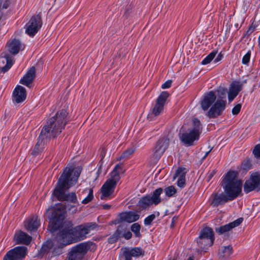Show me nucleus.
I'll use <instances>...</instances> for the list:
<instances>
[{"instance_id":"nucleus-1","label":"nucleus","mask_w":260,"mask_h":260,"mask_svg":"<svg viewBox=\"0 0 260 260\" xmlns=\"http://www.w3.org/2000/svg\"><path fill=\"white\" fill-rule=\"evenodd\" d=\"M67 112L65 109L58 111L55 116L51 117L42 128L31 154L38 155L42 152L47 142L57 137L67 123Z\"/></svg>"},{"instance_id":"nucleus-2","label":"nucleus","mask_w":260,"mask_h":260,"mask_svg":"<svg viewBox=\"0 0 260 260\" xmlns=\"http://www.w3.org/2000/svg\"><path fill=\"white\" fill-rule=\"evenodd\" d=\"M82 168L80 167L70 166L64 169L54 191V194L58 200L67 201L73 203H78L75 192H72L68 194L66 192L70 187L77 183Z\"/></svg>"},{"instance_id":"nucleus-3","label":"nucleus","mask_w":260,"mask_h":260,"mask_svg":"<svg viewBox=\"0 0 260 260\" xmlns=\"http://www.w3.org/2000/svg\"><path fill=\"white\" fill-rule=\"evenodd\" d=\"M77 241L74 229L69 226L60 231L54 241H47L43 245L41 251L48 253L51 256L58 255L62 253L63 246Z\"/></svg>"},{"instance_id":"nucleus-4","label":"nucleus","mask_w":260,"mask_h":260,"mask_svg":"<svg viewBox=\"0 0 260 260\" xmlns=\"http://www.w3.org/2000/svg\"><path fill=\"white\" fill-rule=\"evenodd\" d=\"M216 95L214 92L211 91L204 94L201 105L204 111H207L206 115L210 118H216L222 114L225 109L226 101L218 99L216 101Z\"/></svg>"},{"instance_id":"nucleus-5","label":"nucleus","mask_w":260,"mask_h":260,"mask_svg":"<svg viewBox=\"0 0 260 260\" xmlns=\"http://www.w3.org/2000/svg\"><path fill=\"white\" fill-rule=\"evenodd\" d=\"M238 173L234 171L228 172L223 179V189L230 200L237 198L242 192V182L237 178Z\"/></svg>"},{"instance_id":"nucleus-6","label":"nucleus","mask_w":260,"mask_h":260,"mask_svg":"<svg viewBox=\"0 0 260 260\" xmlns=\"http://www.w3.org/2000/svg\"><path fill=\"white\" fill-rule=\"evenodd\" d=\"M65 209L64 206L61 204L55 205L54 207L48 209L47 214L50 215L49 216L50 222L48 229L51 233L61 226L64 217Z\"/></svg>"},{"instance_id":"nucleus-7","label":"nucleus","mask_w":260,"mask_h":260,"mask_svg":"<svg viewBox=\"0 0 260 260\" xmlns=\"http://www.w3.org/2000/svg\"><path fill=\"white\" fill-rule=\"evenodd\" d=\"M122 172V166L117 165L111 173V178L106 181L101 188L102 200L107 199L113 193L116 184L120 180L119 173Z\"/></svg>"},{"instance_id":"nucleus-8","label":"nucleus","mask_w":260,"mask_h":260,"mask_svg":"<svg viewBox=\"0 0 260 260\" xmlns=\"http://www.w3.org/2000/svg\"><path fill=\"white\" fill-rule=\"evenodd\" d=\"M201 132L200 121L197 119H194L192 128L180 134V139L184 144L191 146L194 141L199 139Z\"/></svg>"},{"instance_id":"nucleus-9","label":"nucleus","mask_w":260,"mask_h":260,"mask_svg":"<svg viewBox=\"0 0 260 260\" xmlns=\"http://www.w3.org/2000/svg\"><path fill=\"white\" fill-rule=\"evenodd\" d=\"M214 241V235L212 229L206 227L202 229L199 237L197 239V243L200 250H206L211 246Z\"/></svg>"},{"instance_id":"nucleus-10","label":"nucleus","mask_w":260,"mask_h":260,"mask_svg":"<svg viewBox=\"0 0 260 260\" xmlns=\"http://www.w3.org/2000/svg\"><path fill=\"white\" fill-rule=\"evenodd\" d=\"M97 227L98 224L95 222H88L77 226L74 229L77 240L80 241L86 238L87 235Z\"/></svg>"},{"instance_id":"nucleus-11","label":"nucleus","mask_w":260,"mask_h":260,"mask_svg":"<svg viewBox=\"0 0 260 260\" xmlns=\"http://www.w3.org/2000/svg\"><path fill=\"white\" fill-rule=\"evenodd\" d=\"M42 25L39 15L32 16L25 25V32L30 37L34 36L41 28Z\"/></svg>"},{"instance_id":"nucleus-12","label":"nucleus","mask_w":260,"mask_h":260,"mask_svg":"<svg viewBox=\"0 0 260 260\" xmlns=\"http://www.w3.org/2000/svg\"><path fill=\"white\" fill-rule=\"evenodd\" d=\"M132 236V234L127 229L126 225L120 224L118 226L116 232L108 238V242L110 243H113L120 238L128 240L131 238Z\"/></svg>"},{"instance_id":"nucleus-13","label":"nucleus","mask_w":260,"mask_h":260,"mask_svg":"<svg viewBox=\"0 0 260 260\" xmlns=\"http://www.w3.org/2000/svg\"><path fill=\"white\" fill-rule=\"evenodd\" d=\"M26 252V247H16L9 250L4 257L3 260H22L25 256Z\"/></svg>"},{"instance_id":"nucleus-14","label":"nucleus","mask_w":260,"mask_h":260,"mask_svg":"<svg viewBox=\"0 0 260 260\" xmlns=\"http://www.w3.org/2000/svg\"><path fill=\"white\" fill-rule=\"evenodd\" d=\"M243 188L244 191L246 193L254 189H260V173H252L249 179L245 182Z\"/></svg>"},{"instance_id":"nucleus-15","label":"nucleus","mask_w":260,"mask_h":260,"mask_svg":"<svg viewBox=\"0 0 260 260\" xmlns=\"http://www.w3.org/2000/svg\"><path fill=\"white\" fill-rule=\"evenodd\" d=\"M87 250V245L79 244L73 247L68 255V260H81Z\"/></svg>"},{"instance_id":"nucleus-16","label":"nucleus","mask_w":260,"mask_h":260,"mask_svg":"<svg viewBox=\"0 0 260 260\" xmlns=\"http://www.w3.org/2000/svg\"><path fill=\"white\" fill-rule=\"evenodd\" d=\"M168 96L169 93L167 91H163L158 97L152 111V114L155 116L159 115L163 111L164 105Z\"/></svg>"},{"instance_id":"nucleus-17","label":"nucleus","mask_w":260,"mask_h":260,"mask_svg":"<svg viewBox=\"0 0 260 260\" xmlns=\"http://www.w3.org/2000/svg\"><path fill=\"white\" fill-rule=\"evenodd\" d=\"M169 144V140L166 138L159 139L153 150V156L155 159H159L164 154L168 148Z\"/></svg>"},{"instance_id":"nucleus-18","label":"nucleus","mask_w":260,"mask_h":260,"mask_svg":"<svg viewBox=\"0 0 260 260\" xmlns=\"http://www.w3.org/2000/svg\"><path fill=\"white\" fill-rule=\"evenodd\" d=\"M242 88L243 85L239 81H235L231 84L228 92L230 102H232L237 96Z\"/></svg>"},{"instance_id":"nucleus-19","label":"nucleus","mask_w":260,"mask_h":260,"mask_svg":"<svg viewBox=\"0 0 260 260\" xmlns=\"http://www.w3.org/2000/svg\"><path fill=\"white\" fill-rule=\"evenodd\" d=\"M14 240L17 244L28 245L31 241V237L25 232L18 231L15 234Z\"/></svg>"},{"instance_id":"nucleus-20","label":"nucleus","mask_w":260,"mask_h":260,"mask_svg":"<svg viewBox=\"0 0 260 260\" xmlns=\"http://www.w3.org/2000/svg\"><path fill=\"white\" fill-rule=\"evenodd\" d=\"M40 225L38 216L34 215L28 217L24 222L25 229L29 232L36 231Z\"/></svg>"},{"instance_id":"nucleus-21","label":"nucleus","mask_w":260,"mask_h":260,"mask_svg":"<svg viewBox=\"0 0 260 260\" xmlns=\"http://www.w3.org/2000/svg\"><path fill=\"white\" fill-rule=\"evenodd\" d=\"M243 218H239L233 222L217 228L216 229V231L220 234H223L230 231L233 228L239 226L243 222Z\"/></svg>"},{"instance_id":"nucleus-22","label":"nucleus","mask_w":260,"mask_h":260,"mask_svg":"<svg viewBox=\"0 0 260 260\" xmlns=\"http://www.w3.org/2000/svg\"><path fill=\"white\" fill-rule=\"evenodd\" d=\"M13 64L12 57L8 54H5L0 56V73L7 72Z\"/></svg>"},{"instance_id":"nucleus-23","label":"nucleus","mask_w":260,"mask_h":260,"mask_svg":"<svg viewBox=\"0 0 260 260\" xmlns=\"http://www.w3.org/2000/svg\"><path fill=\"white\" fill-rule=\"evenodd\" d=\"M211 198L212 199L211 204L214 207L219 205H223L229 201L232 200H230L228 194H225L223 193L212 194Z\"/></svg>"},{"instance_id":"nucleus-24","label":"nucleus","mask_w":260,"mask_h":260,"mask_svg":"<svg viewBox=\"0 0 260 260\" xmlns=\"http://www.w3.org/2000/svg\"><path fill=\"white\" fill-rule=\"evenodd\" d=\"M7 46L9 52L13 55L17 54L20 50L23 49L20 41L17 39H13L9 41Z\"/></svg>"},{"instance_id":"nucleus-25","label":"nucleus","mask_w":260,"mask_h":260,"mask_svg":"<svg viewBox=\"0 0 260 260\" xmlns=\"http://www.w3.org/2000/svg\"><path fill=\"white\" fill-rule=\"evenodd\" d=\"M25 89L21 86H17L13 91V100L19 103L26 99Z\"/></svg>"},{"instance_id":"nucleus-26","label":"nucleus","mask_w":260,"mask_h":260,"mask_svg":"<svg viewBox=\"0 0 260 260\" xmlns=\"http://www.w3.org/2000/svg\"><path fill=\"white\" fill-rule=\"evenodd\" d=\"M140 215L133 212H123L119 215V220L118 222L125 221L131 223L138 220Z\"/></svg>"},{"instance_id":"nucleus-27","label":"nucleus","mask_w":260,"mask_h":260,"mask_svg":"<svg viewBox=\"0 0 260 260\" xmlns=\"http://www.w3.org/2000/svg\"><path fill=\"white\" fill-rule=\"evenodd\" d=\"M36 69L34 67H31L25 75L21 79L20 83L28 86L35 77Z\"/></svg>"},{"instance_id":"nucleus-28","label":"nucleus","mask_w":260,"mask_h":260,"mask_svg":"<svg viewBox=\"0 0 260 260\" xmlns=\"http://www.w3.org/2000/svg\"><path fill=\"white\" fill-rule=\"evenodd\" d=\"M123 251L128 254L131 258L133 257H138L144 254V251L140 247H135L133 248H125Z\"/></svg>"},{"instance_id":"nucleus-29","label":"nucleus","mask_w":260,"mask_h":260,"mask_svg":"<svg viewBox=\"0 0 260 260\" xmlns=\"http://www.w3.org/2000/svg\"><path fill=\"white\" fill-rule=\"evenodd\" d=\"M139 206L142 209H146L152 205H154L151 196H146L140 199L138 202Z\"/></svg>"},{"instance_id":"nucleus-30","label":"nucleus","mask_w":260,"mask_h":260,"mask_svg":"<svg viewBox=\"0 0 260 260\" xmlns=\"http://www.w3.org/2000/svg\"><path fill=\"white\" fill-rule=\"evenodd\" d=\"M232 247L231 245L222 247L219 252L220 258L225 259L229 257L232 253Z\"/></svg>"},{"instance_id":"nucleus-31","label":"nucleus","mask_w":260,"mask_h":260,"mask_svg":"<svg viewBox=\"0 0 260 260\" xmlns=\"http://www.w3.org/2000/svg\"><path fill=\"white\" fill-rule=\"evenodd\" d=\"M163 191L162 188H158L153 192L152 196H151V198L154 205H157L161 202V199L160 196Z\"/></svg>"},{"instance_id":"nucleus-32","label":"nucleus","mask_w":260,"mask_h":260,"mask_svg":"<svg viewBox=\"0 0 260 260\" xmlns=\"http://www.w3.org/2000/svg\"><path fill=\"white\" fill-rule=\"evenodd\" d=\"M136 150V147L132 146L126 149L121 155L119 156L118 159H127L129 158V156L132 155Z\"/></svg>"},{"instance_id":"nucleus-33","label":"nucleus","mask_w":260,"mask_h":260,"mask_svg":"<svg viewBox=\"0 0 260 260\" xmlns=\"http://www.w3.org/2000/svg\"><path fill=\"white\" fill-rule=\"evenodd\" d=\"M165 194L168 198L174 196L176 193V189L173 185L168 186L164 189Z\"/></svg>"},{"instance_id":"nucleus-34","label":"nucleus","mask_w":260,"mask_h":260,"mask_svg":"<svg viewBox=\"0 0 260 260\" xmlns=\"http://www.w3.org/2000/svg\"><path fill=\"white\" fill-rule=\"evenodd\" d=\"M217 51H213L211 52L208 56H207L201 62V64L205 65L209 63L215 57Z\"/></svg>"},{"instance_id":"nucleus-35","label":"nucleus","mask_w":260,"mask_h":260,"mask_svg":"<svg viewBox=\"0 0 260 260\" xmlns=\"http://www.w3.org/2000/svg\"><path fill=\"white\" fill-rule=\"evenodd\" d=\"M186 173V171L185 168H179L174 176V179H175L177 177H178V178H185Z\"/></svg>"},{"instance_id":"nucleus-36","label":"nucleus","mask_w":260,"mask_h":260,"mask_svg":"<svg viewBox=\"0 0 260 260\" xmlns=\"http://www.w3.org/2000/svg\"><path fill=\"white\" fill-rule=\"evenodd\" d=\"M140 229L141 226L138 223H135L131 225V230L134 233L136 237H139L141 236Z\"/></svg>"},{"instance_id":"nucleus-37","label":"nucleus","mask_w":260,"mask_h":260,"mask_svg":"<svg viewBox=\"0 0 260 260\" xmlns=\"http://www.w3.org/2000/svg\"><path fill=\"white\" fill-rule=\"evenodd\" d=\"M241 168L243 170H249L252 168L251 161L249 158L245 159L241 164Z\"/></svg>"},{"instance_id":"nucleus-38","label":"nucleus","mask_w":260,"mask_h":260,"mask_svg":"<svg viewBox=\"0 0 260 260\" xmlns=\"http://www.w3.org/2000/svg\"><path fill=\"white\" fill-rule=\"evenodd\" d=\"M93 198V190L92 188L89 189V192L88 196L84 199L82 201V203L84 204H86L90 202Z\"/></svg>"},{"instance_id":"nucleus-39","label":"nucleus","mask_w":260,"mask_h":260,"mask_svg":"<svg viewBox=\"0 0 260 260\" xmlns=\"http://www.w3.org/2000/svg\"><path fill=\"white\" fill-rule=\"evenodd\" d=\"M156 216L155 214H152L147 216L144 219V223L145 225H150L151 224L152 222L155 219Z\"/></svg>"},{"instance_id":"nucleus-40","label":"nucleus","mask_w":260,"mask_h":260,"mask_svg":"<svg viewBox=\"0 0 260 260\" xmlns=\"http://www.w3.org/2000/svg\"><path fill=\"white\" fill-rule=\"evenodd\" d=\"M251 56V52L250 51H248L246 54L243 57L242 62L243 64H247L250 60Z\"/></svg>"},{"instance_id":"nucleus-41","label":"nucleus","mask_w":260,"mask_h":260,"mask_svg":"<svg viewBox=\"0 0 260 260\" xmlns=\"http://www.w3.org/2000/svg\"><path fill=\"white\" fill-rule=\"evenodd\" d=\"M253 154L257 158H260V144L256 145L253 150Z\"/></svg>"},{"instance_id":"nucleus-42","label":"nucleus","mask_w":260,"mask_h":260,"mask_svg":"<svg viewBox=\"0 0 260 260\" xmlns=\"http://www.w3.org/2000/svg\"><path fill=\"white\" fill-rule=\"evenodd\" d=\"M11 2V0H0V8L7 9Z\"/></svg>"},{"instance_id":"nucleus-43","label":"nucleus","mask_w":260,"mask_h":260,"mask_svg":"<svg viewBox=\"0 0 260 260\" xmlns=\"http://www.w3.org/2000/svg\"><path fill=\"white\" fill-rule=\"evenodd\" d=\"M241 108V105L238 104L236 105L232 109V113L233 115H237L240 111Z\"/></svg>"},{"instance_id":"nucleus-44","label":"nucleus","mask_w":260,"mask_h":260,"mask_svg":"<svg viewBox=\"0 0 260 260\" xmlns=\"http://www.w3.org/2000/svg\"><path fill=\"white\" fill-rule=\"evenodd\" d=\"M177 185L181 188L183 187L185 185V178H178Z\"/></svg>"},{"instance_id":"nucleus-45","label":"nucleus","mask_w":260,"mask_h":260,"mask_svg":"<svg viewBox=\"0 0 260 260\" xmlns=\"http://www.w3.org/2000/svg\"><path fill=\"white\" fill-rule=\"evenodd\" d=\"M172 81L171 80H167L161 85V88L163 89L168 88L171 87Z\"/></svg>"},{"instance_id":"nucleus-46","label":"nucleus","mask_w":260,"mask_h":260,"mask_svg":"<svg viewBox=\"0 0 260 260\" xmlns=\"http://www.w3.org/2000/svg\"><path fill=\"white\" fill-rule=\"evenodd\" d=\"M120 260H132V258L123 251V255L120 257Z\"/></svg>"},{"instance_id":"nucleus-47","label":"nucleus","mask_w":260,"mask_h":260,"mask_svg":"<svg viewBox=\"0 0 260 260\" xmlns=\"http://www.w3.org/2000/svg\"><path fill=\"white\" fill-rule=\"evenodd\" d=\"M222 57H223V55H222V54H221V53H219V54L217 55V56L216 57V58L215 59V60H214V62H218V61H220V60L222 59Z\"/></svg>"},{"instance_id":"nucleus-48","label":"nucleus","mask_w":260,"mask_h":260,"mask_svg":"<svg viewBox=\"0 0 260 260\" xmlns=\"http://www.w3.org/2000/svg\"><path fill=\"white\" fill-rule=\"evenodd\" d=\"M215 173L214 171L212 172L211 173H210L209 174V176L207 178V181H209L210 180V179L212 178V177L213 176V175H214Z\"/></svg>"},{"instance_id":"nucleus-49","label":"nucleus","mask_w":260,"mask_h":260,"mask_svg":"<svg viewBox=\"0 0 260 260\" xmlns=\"http://www.w3.org/2000/svg\"><path fill=\"white\" fill-rule=\"evenodd\" d=\"M102 207L104 209H109L111 208V206L108 204H104L102 205Z\"/></svg>"},{"instance_id":"nucleus-50","label":"nucleus","mask_w":260,"mask_h":260,"mask_svg":"<svg viewBox=\"0 0 260 260\" xmlns=\"http://www.w3.org/2000/svg\"><path fill=\"white\" fill-rule=\"evenodd\" d=\"M220 91H221V94L224 95V97H225L226 89L224 88H222Z\"/></svg>"},{"instance_id":"nucleus-51","label":"nucleus","mask_w":260,"mask_h":260,"mask_svg":"<svg viewBox=\"0 0 260 260\" xmlns=\"http://www.w3.org/2000/svg\"><path fill=\"white\" fill-rule=\"evenodd\" d=\"M187 260H194V257L193 256L189 257Z\"/></svg>"},{"instance_id":"nucleus-52","label":"nucleus","mask_w":260,"mask_h":260,"mask_svg":"<svg viewBox=\"0 0 260 260\" xmlns=\"http://www.w3.org/2000/svg\"><path fill=\"white\" fill-rule=\"evenodd\" d=\"M254 29V28H250L248 30L247 32H249V31L252 32V31H253Z\"/></svg>"},{"instance_id":"nucleus-53","label":"nucleus","mask_w":260,"mask_h":260,"mask_svg":"<svg viewBox=\"0 0 260 260\" xmlns=\"http://www.w3.org/2000/svg\"><path fill=\"white\" fill-rule=\"evenodd\" d=\"M210 151H208V152H207L205 155V156H204L203 158H205L208 155Z\"/></svg>"},{"instance_id":"nucleus-54","label":"nucleus","mask_w":260,"mask_h":260,"mask_svg":"<svg viewBox=\"0 0 260 260\" xmlns=\"http://www.w3.org/2000/svg\"><path fill=\"white\" fill-rule=\"evenodd\" d=\"M102 151H103V153H105V150H104V149H103Z\"/></svg>"}]
</instances>
